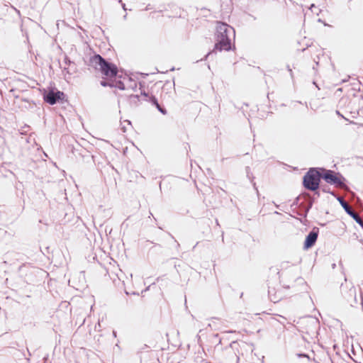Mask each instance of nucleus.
<instances>
[{"instance_id":"nucleus-7","label":"nucleus","mask_w":363,"mask_h":363,"mask_svg":"<svg viewBox=\"0 0 363 363\" xmlns=\"http://www.w3.org/2000/svg\"><path fill=\"white\" fill-rule=\"evenodd\" d=\"M317 238H318V232H315L314 230L310 232L306 238V240L304 242V248L308 249V248L311 247L316 242Z\"/></svg>"},{"instance_id":"nucleus-3","label":"nucleus","mask_w":363,"mask_h":363,"mask_svg":"<svg viewBox=\"0 0 363 363\" xmlns=\"http://www.w3.org/2000/svg\"><path fill=\"white\" fill-rule=\"evenodd\" d=\"M320 174L315 169H311L303 177V186L307 189L315 191L319 187Z\"/></svg>"},{"instance_id":"nucleus-2","label":"nucleus","mask_w":363,"mask_h":363,"mask_svg":"<svg viewBox=\"0 0 363 363\" xmlns=\"http://www.w3.org/2000/svg\"><path fill=\"white\" fill-rule=\"evenodd\" d=\"M91 65L97 70H99L104 76L112 78L117 74V68L113 64L108 63L99 55H96L91 58Z\"/></svg>"},{"instance_id":"nucleus-1","label":"nucleus","mask_w":363,"mask_h":363,"mask_svg":"<svg viewBox=\"0 0 363 363\" xmlns=\"http://www.w3.org/2000/svg\"><path fill=\"white\" fill-rule=\"evenodd\" d=\"M235 30L233 28L226 23L218 22L216 33V44L214 50H225L228 51L231 48L230 35H234Z\"/></svg>"},{"instance_id":"nucleus-4","label":"nucleus","mask_w":363,"mask_h":363,"mask_svg":"<svg viewBox=\"0 0 363 363\" xmlns=\"http://www.w3.org/2000/svg\"><path fill=\"white\" fill-rule=\"evenodd\" d=\"M63 96V92L60 91H55L54 90H51L48 91L47 94H44V99L47 103L53 105L56 104L57 101L62 100Z\"/></svg>"},{"instance_id":"nucleus-5","label":"nucleus","mask_w":363,"mask_h":363,"mask_svg":"<svg viewBox=\"0 0 363 363\" xmlns=\"http://www.w3.org/2000/svg\"><path fill=\"white\" fill-rule=\"evenodd\" d=\"M326 182L342 186L344 184L341 178L330 170H328L323 176Z\"/></svg>"},{"instance_id":"nucleus-8","label":"nucleus","mask_w":363,"mask_h":363,"mask_svg":"<svg viewBox=\"0 0 363 363\" xmlns=\"http://www.w3.org/2000/svg\"><path fill=\"white\" fill-rule=\"evenodd\" d=\"M154 104L156 105L157 108H158V110L163 114H166V111L164 109H163L162 108L160 107V106L159 105V104L157 103V100L155 99H154Z\"/></svg>"},{"instance_id":"nucleus-9","label":"nucleus","mask_w":363,"mask_h":363,"mask_svg":"<svg viewBox=\"0 0 363 363\" xmlns=\"http://www.w3.org/2000/svg\"><path fill=\"white\" fill-rule=\"evenodd\" d=\"M101 85L103 86H111V84H109L108 83H107L105 81H101Z\"/></svg>"},{"instance_id":"nucleus-6","label":"nucleus","mask_w":363,"mask_h":363,"mask_svg":"<svg viewBox=\"0 0 363 363\" xmlns=\"http://www.w3.org/2000/svg\"><path fill=\"white\" fill-rule=\"evenodd\" d=\"M340 203L342 206L344 208L345 211L351 216L354 220L359 223L360 225L363 226V221L362 218L358 216L357 213H355L353 210H352L351 207L344 201L340 200Z\"/></svg>"},{"instance_id":"nucleus-10","label":"nucleus","mask_w":363,"mask_h":363,"mask_svg":"<svg viewBox=\"0 0 363 363\" xmlns=\"http://www.w3.org/2000/svg\"><path fill=\"white\" fill-rule=\"evenodd\" d=\"M122 6H123V9L125 10V4H123Z\"/></svg>"}]
</instances>
